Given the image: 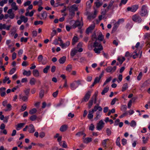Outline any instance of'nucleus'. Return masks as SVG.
Masks as SVG:
<instances>
[{
    "instance_id": "f257e3e1",
    "label": "nucleus",
    "mask_w": 150,
    "mask_h": 150,
    "mask_svg": "<svg viewBox=\"0 0 150 150\" xmlns=\"http://www.w3.org/2000/svg\"><path fill=\"white\" fill-rule=\"evenodd\" d=\"M93 47L94 48L93 50L97 54H100L101 51L103 50V47L100 43L96 41L94 43Z\"/></svg>"
},
{
    "instance_id": "f03ea898",
    "label": "nucleus",
    "mask_w": 150,
    "mask_h": 150,
    "mask_svg": "<svg viewBox=\"0 0 150 150\" xmlns=\"http://www.w3.org/2000/svg\"><path fill=\"white\" fill-rule=\"evenodd\" d=\"M78 10V8L75 4L72 5L69 8V11L70 12L69 14L71 16H74L75 11Z\"/></svg>"
},
{
    "instance_id": "7ed1b4c3",
    "label": "nucleus",
    "mask_w": 150,
    "mask_h": 150,
    "mask_svg": "<svg viewBox=\"0 0 150 150\" xmlns=\"http://www.w3.org/2000/svg\"><path fill=\"white\" fill-rule=\"evenodd\" d=\"M80 81H74L70 84V87L72 90L76 89L79 86Z\"/></svg>"
},
{
    "instance_id": "20e7f679",
    "label": "nucleus",
    "mask_w": 150,
    "mask_h": 150,
    "mask_svg": "<svg viewBox=\"0 0 150 150\" xmlns=\"http://www.w3.org/2000/svg\"><path fill=\"white\" fill-rule=\"evenodd\" d=\"M147 6L145 5L142 6L141 8V15L142 16H144L147 14L148 12L146 9Z\"/></svg>"
},
{
    "instance_id": "39448f33",
    "label": "nucleus",
    "mask_w": 150,
    "mask_h": 150,
    "mask_svg": "<svg viewBox=\"0 0 150 150\" xmlns=\"http://www.w3.org/2000/svg\"><path fill=\"white\" fill-rule=\"evenodd\" d=\"M139 8V6L138 5H135L131 6V7H128L127 8V11H131L132 12H134Z\"/></svg>"
},
{
    "instance_id": "423d86ee",
    "label": "nucleus",
    "mask_w": 150,
    "mask_h": 150,
    "mask_svg": "<svg viewBox=\"0 0 150 150\" xmlns=\"http://www.w3.org/2000/svg\"><path fill=\"white\" fill-rule=\"evenodd\" d=\"M104 124L102 120H100L97 124L96 126L97 129L98 130H101L104 127Z\"/></svg>"
},
{
    "instance_id": "0eeeda50",
    "label": "nucleus",
    "mask_w": 150,
    "mask_h": 150,
    "mask_svg": "<svg viewBox=\"0 0 150 150\" xmlns=\"http://www.w3.org/2000/svg\"><path fill=\"white\" fill-rule=\"evenodd\" d=\"M132 19L134 21L138 23L141 22L142 21L141 17L137 15H135L132 16Z\"/></svg>"
},
{
    "instance_id": "6e6552de",
    "label": "nucleus",
    "mask_w": 150,
    "mask_h": 150,
    "mask_svg": "<svg viewBox=\"0 0 150 150\" xmlns=\"http://www.w3.org/2000/svg\"><path fill=\"white\" fill-rule=\"evenodd\" d=\"M91 95L90 91H88L86 93L85 96L82 100V102H87L89 99Z\"/></svg>"
},
{
    "instance_id": "1a4fd4ad",
    "label": "nucleus",
    "mask_w": 150,
    "mask_h": 150,
    "mask_svg": "<svg viewBox=\"0 0 150 150\" xmlns=\"http://www.w3.org/2000/svg\"><path fill=\"white\" fill-rule=\"evenodd\" d=\"M116 68V66H115L113 67L111 66H109L106 68L105 70L107 72L112 73L115 71Z\"/></svg>"
},
{
    "instance_id": "9d476101",
    "label": "nucleus",
    "mask_w": 150,
    "mask_h": 150,
    "mask_svg": "<svg viewBox=\"0 0 150 150\" xmlns=\"http://www.w3.org/2000/svg\"><path fill=\"white\" fill-rule=\"evenodd\" d=\"M83 25V23L79 21H76L73 25V27L81 28Z\"/></svg>"
},
{
    "instance_id": "9b49d317",
    "label": "nucleus",
    "mask_w": 150,
    "mask_h": 150,
    "mask_svg": "<svg viewBox=\"0 0 150 150\" xmlns=\"http://www.w3.org/2000/svg\"><path fill=\"white\" fill-rule=\"evenodd\" d=\"M70 44V41H68L64 43H63V42L61 44H60L59 45L62 48L65 49L68 47L69 45Z\"/></svg>"
},
{
    "instance_id": "f8f14e48",
    "label": "nucleus",
    "mask_w": 150,
    "mask_h": 150,
    "mask_svg": "<svg viewBox=\"0 0 150 150\" xmlns=\"http://www.w3.org/2000/svg\"><path fill=\"white\" fill-rule=\"evenodd\" d=\"M98 110L99 111H101L102 110V108L101 107L98 105H96L94 106V108L92 109L91 111L94 113V112L97 111Z\"/></svg>"
},
{
    "instance_id": "ddd939ff",
    "label": "nucleus",
    "mask_w": 150,
    "mask_h": 150,
    "mask_svg": "<svg viewBox=\"0 0 150 150\" xmlns=\"http://www.w3.org/2000/svg\"><path fill=\"white\" fill-rule=\"evenodd\" d=\"M98 13V11L95 10L93 14H91L88 16V18L89 19H93L96 18Z\"/></svg>"
},
{
    "instance_id": "4468645a",
    "label": "nucleus",
    "mask_w": 150,
    "mask_h": 150,
    "mask_svg": "<svg viewBox=\"0 0 150 150\" xmlns=\"http://www.w3.org/2000/svg\"><path fill=\"white\" fill-rule=\"evenodd\" d=\"M83 45V43L81 42H80L78 44L76 48L78 49V52H81L83 51V49L82 48Z\"/></svg>"
},
{
    "instance_id": "2eb2a0df",
    "label": "nucleus",
    "mask_w": 150,
    "mask_h": 150,
    "mask_svg": "<svg viewBox=\"0 0 150 150\" xmlns=\"http://www.w3.org/2000/svg\"><path fill=\"white\" fill-rule=\"evenodd\" d=\"M28 132L30 133H33L35 131L34 127L32 124L30 125L28 127Z\"/></svg>"
},
{
    "instance_id": "dca6fc26",
    "label": "nucleus",
    "mask_w": 150,
    "mask_h": 150,
    "mask_svg": "<svg viewBox=\"0 0 150 150\" xmlns=\"http://www.w3.org/2000/svg\"><path fill=\"white\" fill-rule=\"evenodd\" d=\"M25 125V123H20L18 124L16 126V129L17 130H19L24 126Z\"/></svg>"
},
{
    "instance_id": "f3484780",
    "label": "nucleus",
    "mask_w": 150,
    "mask_h": 150,
    "mask_svg": "<svg viewBox=\"0 0 150 150\" xmlns=\"http://www.w3.org/2000/svg\"><path fill=\"white\" fill-rule=\"evenodd\" d=\"M124 20L123 19H119L118 21L116 22L114 24V26L113 27V28H117L118 27L121 21H123Z\"/></svg>"
},
{
    "instance_id": "a211bd4d",
    "label": "nucleus",
    "mask_w": 150,
    "mask_h": 150,
    "mask_svg": "<svg viewBox=\"0 0 150 150\" xmlns=\"http://www.w3.org/2000/svg\"><path fill=\"white\" fill-rule=\"evenodd\" d=\"M47 13L46 11H43L41 14V17L40 18V19L42 20H45L47 17Z\"/></svg>"
},
{
    "instance_id": "6ab92c4d",
    "label": "nucleus",
    "mask_w": 150,
    "mask_h": 150,
    "mask_svg": "<svg viewBox=\"0 0 150 150\" xmlns=\"http://www.w3.org/2000/svg\"><path fill=\"white\" fill-rule=\"evenodd\" d=\"M36 82V79L33 77L31 78L30 80L29 83L31 85H34Z\"/></svg>"
},
{
    "instance_id": "aec40b11",
    "label": "nucleus",
    "mask_w": 150,
    "mask_h": 150,
    "mask_svg": "<svg viewBox=\"0 0 150 150\" xmlns=\"http://www.w3.org/2000/svg\"><path fill=\"white\" fill-rule=\"evenodd\" d=\"M83 142L86 144L91 142L92 140V138L90 137L83 138Z\"/></svg>"
},
{
    "instance_id": "412c9836",
    "label": "nucleus",
    "mask_w": 150,
    "mask_h": 150,
    "mask_svg": "<svg viewBox=\"0 0 150 150\" xmlns=\"http://www.w3.org/2000/svg\"><path fill=\"white\" fill-rule=\"evenodd\" d=\"M11 81L9 79V78L6 76L5 77L4 79L3 80V83H7L8 84H9L11 83Z\"/></svg>"
},
{
    "instance_id": "4be33fe9",
    "label": "nucleus",
    "mask_w": 150,
    "mask_h": 150,
    "mask_svg": "<svg viewBox=\"0 0 150 150\" xmlns=\"http://www.w3.org/2000/svg\"><path fill=\"white\" fill-rule=\"evenodd\" d=\"M66 58V57L64 56L61 57L59 60V63L61 64L64 63L65 62Z\"/></svg>"
},
{
    "instance_id": "5701e85b",
    "label": "nucleus",
    "mask_w": 150,
    "mask_h": 150,
    "mask_svg": "<svg viewBox=\"0 0 150 150\" xmlns=\"http://www.w3.org/2000/svg\"><path fill=\"white\" fill-rule=\"evenodd\" d=\"M33 75L36 77H38L40 76L39 71L36 69H34L33 71Z\"/></svg>"
},
{
    "instance_id": "b1692460",
    "label": "nucleus",
    "mask_w": 150,
    "mask_h": 150,
    "mask_svg": "<svg viewBox=\"0 0 150 150\" xmlns=\"http://www.w3.org/2000/svg\"><path fill=\"white\" fill-rule=\"evenodd\" d=\"M79 40L78 38L76 36H74L72 40V44L74 45Z\"/></svg>"
},
{
    "instance_id": "393cba45",
    "label": "nucleus",
    "mask_w": 150,
    "mask_h": 150,
    "mask_svg": "<svg viewBox=\"0 0 150 150\" xmlns=\"http://www.w3.org/2000/svg\"><path fill=\"white\" fill-rule=\"evenodd\" d=\"M132 54V57L133 59H135L138 57L139 52L137 51V50H135L133 52V53Z\"/></svg>"
},
{
    "instance_id": "a878e982",
    "label": "nucleus",
    "mask_w": 150,
    "mask_h": 150,
    "mask_svg": "<svg viewBox=\"0 0 150 150\" xmlns=\"http://www.w3.org/2000/svg\"><path fill=\"white\" fill-rule=\"evenodd\" d=\"M132 48L133 49H134L135 48L137 49L136 50H137V51H139V49L141 47L140 46V43L139 42H137L136 45L135 46H133L132 47Z\"/></svg>"
},
{
    "instance_id": "bb28decb",
    "label": "nucleus",
    "mask_w": 150,
    "mask_h": 150,
    "mask_svg": "<svg viewBox=\"0 0 150 150\" xmlns=\"http://www.w3.org/2000/svg\"><path fill=\"white\" fill-rule=\"evenodd\" d=\"M78 52V50H77L75 48L72 49L71 52V56L72 57L74 56Z\"/></svg>"
},
{
    "instance_id": "cd10ccee",
    "label": "nucleus",
    "mask_w": 150,
    "mask_h": 150,
    "mask_svg": "<svg viewBox=\"0 0 150 150\" xmlns=\"http://www.w3.org/2000/svg\"><path fill=\"white\" fill-rule=\"evenodd\" d=\"M98 92L97 91H96L94 95L93 96L92 98L94 100V103H96V100H97V96L98 95Z\"/></svg>"
},
{
    "instance_id": "c85d7f7f",
    "label": "nucleus",
    "mask_w": 150,
    "mask_h": 150,
    "mask_svg": "<svg viewBox=\"0 0 150 150\" xmlns=\"http://www.w3.org/2000/svg\"><path fill=\"white\" fill-rule=\"evenodd\" d=\"M109 140V139H107L103 140L102 142V146L103 147L106 148V147L107 142Z\"/></svg>"
},
{
    "instance_id": "c756f323",
    "label": "nucleus",
    "mask_w": 150,
    "mask_h": 150,
    "mask_svg": "<svg viewBox=\"0 0 150 150\" xmlns=\"http://www.w3.org/2000/svg\"><path fill=\"white\" fill-rule=\"evenodd\" d=\"M23 74L24 75H25L28 76L31 75V71L30 70L28 71L24 70L23 73Z\"/></svg>"
},
{
    "instance_id": "7c9ffc66",
    "label": "nucleus",
    "mask_w": 150,
    "mask_h": 150,
    "mask_svg": "<svg viewBox=\"0 0 150 150\" xmlns=\"http://www.w3.org/2000/svg\"><path fill=\"white\" fill-rule=\"evenodd\" d=\"M67 125H64L60 127V130L61 132H64L67 130Z\"/></svg>"
},
{
    "instance_id": "2f4dec72",
    "label": "nucleus",
    "mask_w": 150,
    "mask_h": 150,
    "mask_svg": "<svg viewBox=\"0 0 150 150\" xmlns=\"http://www.w3.org/2000/svg\"><path fill=\"white\" fill-rule=\"evenodd\" d=\"M93 112H92L91 111H90L88 115V119H92L93 117Z\"/></svg>"
},
{
    "instance_id": "473e14b6",
    "label": "nucleus",
    "mask_w": 150,
    "mask_h": 150,
    "mask_svg": "<svg viewBox=\"0 0 150 150\" xmlns=\"http://www.w3.org/2000/svg\"><path fill=\"white\" fill-rule=\"evenodd\" d=\"M20 19L22 21H23L24 23H26L28 20V19L27 17H25V16H21L20 17Z\"/></svg>"
},
{
    "instance_id": "72a5a7b5",
    "label": "nucleus",
    "mask_w": 150,
    "mask_h": 150,
    "mask_svg": "<svg viewBox=\"0 0 150 150\" xmlns=\"http://www.w3.org/2000/svg\"><path fill=\"white\" fill-rule=\"evenodd\" d=\"M11 6L12 9L16 11L18 10V7L16 6V3L15 2H13L11 4Z\"/></svg>"
},
{
    "instance_id": "f704fd0d",
    "label": "nucleus",
    "mask_w": 150,
    "mask_h": 150,
    "mask_svg": "<svg viewBox=\"0 0 150 150\" xmlns=\"http://www.w3.org/2000/svg\"><path fill=\"white\" fill-rule=\"evenodd\" d=\"M112 77L111 76H110L108 78H107L106 80L104 82L103 86H104L105 85H106L112 79Z\"/></svg>"
},
{
    "instance_id": "c9c22d12",
    "label": "nucleus",
    "mask_w": 150,
    "mask_h": 150,
    "mask_svg": "<svg viewBox=\"0 0 150 150\" xmlns=\"http://www.w3.org/2000/svg\"><path fill=\"white\" fill-rule=\"evenodd\" d=\"M109 90V88L108 87L106 86L105 87L103 90L101 92V94L103 95H104L105 93L108 92Z\"/></svg>"
},
{
    "instance_id": "e433bc0d",
    "label": "nucleus",
    "mask_w": 150,
    "mask_h": 150,
    "mask_svg": "<svg viewBox=\"0 0 150 150\" xmlns=\"http://www.w3.org/2000/svg\"><path fill=\"white\" fill-rule=\"evenodd\" d=\"M115 0H111L109 4L107 7L108 9H110L112 6L113 4L115 2Z\"/></svg>"
},
{
    "instance_id": "4c0bfd02",
    "label": "nucleus",
    "mask_w": 150,
    "mask_h": 150,
    "mask_svg": "<svg viewBox=\"0 0 150 150\" xmlns=\"http://www.w3.org/2000/svg\"><path fill=\"white\" fill-rule=\"evenodd\" d=\"M130 125L131 127L135 128L136 126L137 123L134 120H132L131 121L130 123Z\"/></svg>"
},
{
    "instance_id": "58836bf2",
    "label": "nucleus",
    "mask_w": 150,
    "mask_h": 150,
    "mask_svg": "<svg viewBox=\"0 0 150 150\" xmlns=\"http://www.w3.org/2000/svg\"><path fill=\"white\" fill-rule=\"evenodd\" d=\"M101 79V78L99 76L96 77L94 79V83L96 84L100 82Z\"/></svg>"
},
{
    "instance_id": "ea45409f",
    "label": "nucleus",
    "mask_w": 150,
    "mask_h": 150,
    "mask_svg": "<svg viewBox=\"0 0 150 150\" xmlns=\"http://www.w3.org/2000/svg\"><path fill=\"white\" fill-rule=\"evenodd\" d=\"M128 88V83H125L123 85L122 87V91H125Z\"/></svg>"
},
{
    "instance_id": "a19ab883",
    "label": "nucleus",
    "mask_w": 150,
    "mask_h": 150,
    "mask_svg": "<svg viewBox=\"0 0 150 150\" xmlns=\"http://www.w3.org/2000/svg\"><path fill=\"white\" fill-rule=\"evenodd\" d=\"M37 111V110L35 108H33L30 110L29 111V113L30 115H32L36 113Z\"/></svg>"
},
{
    "instance_id": "79ce46f5",
    "label": "nucleus",
    "mask_w": 150,
    "mask_h": 150,
    "mask_svg": "<svg viewBox=\"0 0 150 150\" xmlns=\"http://www.w3.org/2000/svg\"><path fill=\"white\" fill-rule=\"evenodd\" d=\"M7 108L5 109L4 110L6 111H10L11 109V104H8L6 105Z\"/></svg>"
},
{
    "instance_id": "37998d69",
    "label": "nucleus",
    "mask_w": 150,
    "mask_h": 150,
    "mask_svg": "<svg viewBox=\"0 0 150 150\" xmlns=\"http://www.w3.org/2000/svg\"><path fill=\"white\" fill-rule=\"evenodd\" d=\"M96 117L95 118V119L97 120L99 119L101 116V113L100 111H98L96 112Z\"/></svg>"
},
{
    "instance_id": "c03bdc74",
    "label": "nucleus",
    "mask_w": 150,
    "mask_h": 150,
    "mask_svg": "<svg viewBox=\"0 0 150 150\" xmlns=\"http://www.w3.org/2000/svg\"><path fill=\"white\" fill-rule=\"evenodd\" d=\"M72 66L71 64H68L66 68V70L70 72L72 70Z\"/></svg>"
},
{
    "instance_id": "a18cd8bd",
    "label": "nucleus",
    "mask_w": 150,
    "mask_h": 150,
    "mask_svg": "<svg viewBox=\"0 0 150 150\" xmlns=\"http://www.w3.org/2000/svg\"><path fill=\"white\" fill-rule=\"evenodd\" d=\"M142 139H143L142 143L144 144H146L148 141V138L147 137L145 138L144 136L142 137Z\"/></svg>"
},
{
    "instance_id": "49530a36",
    "label": "nucleus",
    "mask_w": 150,
    "mask_h": 150,
    "mask_svg": "<svg viewBox=\"0 0 150 150\" xmlns=\"http://www.w3.org/2000/svg\"><path fill=\"white\" fill-rule=\"evenodd\" d=\"M94 4L96 5V6L97 8L99 7L103 4L102 2H100L98 1H96L95 2Z\"/></svg>"
},
{
    "instance_id": "de8ad7c7",
    "label": "nucleus",
    "mask_w": 150,
    "mask_h": 150,
    "mask_svg": "<svg viewBox=\"0 0 150 150\" xmlns=\"http://www.w3.org/2000/svg\"><path fill=\"white\" fill-rule=\"evenodd\" d=\"M28 97L26 96H20V98L23 101H26L28 99Z\"/></svg>"
},
{
    "instance_id": "09e8293b",
    "label": "nucleus",
    "mask_w": 150,
    "mask_h": 150,
    "mask_svg": "<svg viewBox=\"0 0 150 150\" xmlns=\"http://www.w3.org/2000/svg\"><path fill=\"white\" fill-rule=\"evenodd\" d=\"M93 101L94 102V100L92 98V100L89 101L88 104V107L89 108H91V106L93 105Z\"/></svg>"
},
{
    "instance_id": "8fccbe9b",
    "label": "nucleus",
    "mask_w": 150,
    "mask_h": 150,
    "mask_svg": "<svg viewBox=\"0 0 150 150\" xmlns=\"http://www.w3.org/2000/svg\"><path fill=\"white\" fill-rule=\"evenodd\" d=\"M43 59V57L42 55H40L38 56V60L39 62H42Z\"/></svg>"
},
{
    "instance_id": "3c124183",
    "label": "nucleus",
    "mask_w": 150,
    "mask_h": 150,
    "mask_svg": "<svg viewBox=\"0 0 150 150\" xmlns=\"http://www.w3.org/2000/svg\"><path fill=\"white\" fill-rule=\"evenodd\" d=\"M120 137H118L116 141V145L118 146L119 147H120Z\"/></svg>"
},
{
    "instance_id": "603ef678",
    "label": "nucleus",
    "mask_w": 150,
    "mask_h": 150,
    "mask_svg": "<svg viewBox=\"0 0 150 150\" xmlns=\"http://www.w3.org/2000/svg\"><path fill=\"white\" fill-rule=\"evenodd\" d=\"M43 23V21H35L34 23V24L36 25L39 24L42 25Z\"/></svg>"
},
{
    "instance_id": "864d4df0",
    "label": "nucleus",
    "mask_w": 150,
    "mask_h": 150,
    "mask_svg": "<svg viewBox=\"0 0 150 150\" xmlns=\"http://www.w3.org/2000/svg\"><path fill=\"white\" fill-rule=\"evenodd\" d=\"M103 35L101 33H100V34L98 36V40L100 41H101L103 40Z\"/></svg>"
},
{
    "instance_id": "5fc2aeb1",
    "label": "nucleus",
    "mask_w": 150,
    "mask_h": 150,
    "mask_svg": "<svg viewBox=\"0 0 150 150\" xmlns=\"http://www.w3.org/2000/svg\"><path fill=\"white\" fill-rule=\"evenodd\" d=\"M127 1L128 0H121V2L119 4V6H121L123 4H126Z\"/></svg>"
},
{
    "instance_id": "6e6d98bb",
    "label": "nucleus",
    "mask_w": 150,
    "mask_h": 150,
    "mask_svg": "<svg viewBox=\"0 0 150 150\" xmlns=\"http://www.w3.org/2000/svg\"><path fill=\"white\" fill-rule=\"evenodd\" d=\"M115 112V110L114 108H112L111 110H109L108 113V115L110 116L111 113H113Z\"/></svg>"
},
{
    "instance_id": "4d7b16f0",
    "label": "nucleus",
    "mask_w": 150,
    "mask_h": 150,
    "mask_svg": "<svg viewBox=\"0 0 150 150\" xmlns=\"http://www.w3.org/2000/svg\"><path fill=\"white\" fill-rule=\"evenodd\" d=\"M50 68V67L49 66H46V67L43 69V72L45 73H47L48 72V70Z\"/></svg>"
},
{
    "instance_id": "13d9d810",
    "label": "nucleus",
    "mask_w": 150,
    "mask_h": 150,
    "mask_svg": "<svg viewBox=\"0 0 150 150\" xmlns=\"http://www.w3.org/2000/svg\"><path fill=\"white\" fill-rule=\"evenodd\" d=\"M118 80H117V82L118 83H120L122 80V74H120L118 76Z\"/></svg>"
},
{
    "instance_id": "bf43d9fd",
    "label": "nucleus",
    "mask_w": 150,
    "mask_h": 150,
    "mask_svg": "<svg viewBox=\"0 0 150 150\" xmlns=\"http://www.w3.org/2000/svg\"><path fill=\"white\" fill-rule=\"evenodd\" d=\"M37 118V116L36 115H33L30 118V119L32 121H34L36 120Z\"/></svg>"
},
{
    "instance_id": "052dcab7",
    "label": "nucleus",
    "mask_w": 150,
    "mask_h": 150,
    "mask_svg": "<svg viewBox=\"0 0 150 150\" xmlns=\"http://www.w3.org/2000/svg\"><path fill=\"white\" fill-rule=\"evenodd\" d=\"M142 75L143 74L142 73V72H140L137 77V80L139 81H140L141 79L142 76Z\"/></svg>"
},
{
    "instance_id": "680f3d73",
    "label": "nucleus",
    "mask_w": 150,
    "mask_h": 150,
    "mask_svg": "<svg viewBox=\"0 0 150 150\" xmlns=\"http://www.w3.org/2000/svg\"><path fill=\"white\" fill-rule=\"evenodd\" d=\"M26 105L25 104H24L23 105L21 106V111H23L25 110L26 109Z\"/></svg>"
},
{
    "instance_id": "e2e57ef3",
    "label": "nucleus",
    "mask_w": 150,
    "mask_h": 150,
    "mask_svg": "<svg viewBox=\"0 0 150 150\" xmlns=\"http://www.w3.org/2000/svg\"><path fill=\"white\" fill-rule=\"evenodd\" d=\"M93 29H87L86 31V33L88 34L91 33L93 32Z\"/></svg>"
},
{
    "instance_id": "0e129e2a",
    "label": "nucleus",
    "mask_w": 150,
    "mask_h": 150,
    "mask_svg": "<svg viewBox=\"0 0 150 150\" xmlns=\"http://www.w3.org/2000/svg\"><path fill=\"white\" fill-rule=\"evenodd\" d=\"M28 38H24L23 37L21 38V42H26L28 40Z\"/></svg>"
},
{
    "instance_id": "69168bd1",
    "label": "nucleus",
    "mask_w": 150,
    "mask_h": 150,
    "mask_svg": "<svg viewBox=\"0 0 150 150\" xmlns=\"http://www.w3.org/2000/svg\"><path fill=\"white\" fill-rule=\"evenodd\" d=\"M44 91L43 90L40 91V96L41 98H42L43 97L44 94Z\"/></svg>"
},
{
    "instance_id": "338daca9",
    "label": "nucleus",
    "mask_w": 150,
    "mask_h": 150,
    "mask_svg": "<svg viewBox=\"0 0 150 150\" xmlns=\"http://www.w3.org/2000/svg\"><path fill=\"white\" fill-rule=\"evenodd\" d=\"M118 100V99L116 98H113L111 102V105H114L116 101H117Z\"/></svg>"
},
{
    "instance_id": "774afa93",
    "label": "nucleus",
    "mask_w": 150,
    "mask_h": 150,
    "mask_svg": "<svg viewBox=\"0 0 150 150\" xmlns=\"http://www.w3.org/2000/svg\"><path fill=\"white\" fill-rule=\"evenodd\" d=\"M16 70V69L15 68H12L10 71L9 74L11 75H12L14 73Z\"/></svg>"
}]
</instances>
